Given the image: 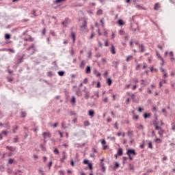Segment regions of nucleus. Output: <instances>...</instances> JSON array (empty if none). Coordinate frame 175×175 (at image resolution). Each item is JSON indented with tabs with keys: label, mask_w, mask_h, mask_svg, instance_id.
Here are the masks:
<instances>
[{
	"label": "nucleus",
	"mask_w": 175,
	"mask_h": 175,
	"mask_svg": "<svg viewBox=\"0 0 175 175\" xmlns=\"http://www.w3.org/2000/svg\"><path fill=\"white\" fill-rule=\"evenodd\" d=\"M42 136L44 138V142L46 143V142H49L50 137H51V134L50 132H44L42 133Z\"/></svg>",
	"instance_id": "obj_1"
},
{
	"label": "nucleus",
	"mask_w": 175,
	"mask_h": 175,
	"mask_svg": "<svg viewBox=\"0 0 175 175\" xmlns=\"http://www.w3.org/2000/svg\"><path fill=\"white\" fill-rule=\"evenodd\" d=\"M126 155L130 157V155H136V151L135 149H128L126 151Z\"/></svg>",
	"instance_id": "obj_2"
},
{
	"label": "nucleus",
	"mask_w": 175,
	"mask_h": 175,
	"mask_svg": "<svg viewBox=\"0 0 175 175\" xmlns=\"http://www.w3.org/2000/svg\"><path fill=\"white\" fill-rule=\"evenodd\" d=\"M32 51L30 52V54H35V44H32L29 47L27 48V51H29V50H31Z\"/></svg>",
	"instance_id": "obj_3"
},
{
	"label": "nucleus",
	"mask_w": 175,
	"mask_h": 175,
	"mask_svg": "<svg viewBox=\"0 0 175 175\" xmlns=\"http://www.w3.org/2000/svg\"><path fill=\"white\" fill-rule=\"evenodd\" d=\"M80 28H81V31H85V28H87V21H83V23L82 25H81Z\"/></svg>",
	"instance_id": "obj_4"
},
{
	"label": "nucleus",
	"mask_w": 175,
	"mask_h": 175,
	"mask_svg": "<svg viewBox=\"0 0 175 175\" xmlns=\"http://www.w3.org/2000/svg\"><path fill=\"white\" fill-rule=\"evenodd\" d=\"M85 64H87V62H85V60H82L79 64V68L81 69H84V68L85 67Z\"/></svg>",
	"instance_id": "obj_5"
},
{
	"label": "nucleus",
	"mask_w": 175,
	"mask_h": 175,
	"mask_svg": "<svg viewBox=\"0 0 175 175\" xmlns=\"http://www.w3.org/2000/svg\"><path fill=\"white\" fill-rule=\"evenodd\" d=\"M75 92L77 96H83V92H81V90H80V88L77 89L75 90Z\"/></svg>",
	"instance_id": "obj_6"
},
{
	"label": "nucleus",
	"mask_w": 175,
	"mask_h": 175,
	"mask_svg": "<svg viewBox=\"0 0 175 175\" xmlns=\"http://www.w3.org/2000/svg\"><path fill=\"white\" fill-rule=\"evenodd\" d=\"M127 136H129V139H132V136H133V131L129 130L127 132Z\"/></svg>",
	"instance_id": "obj_7"
},
{
	"label": "nucleus",
	"mask_w": 175,
	"mask_h": 175,
	"mask_svg": "<svg viewBox=\"0 0 175 175\" xmlns=\"http://www.w3.org/2000/svg\"><path fill=\"white\" fill-rule=\"evenodd\" d=\"M6 149L8 150L9 151H12V152L14 151H16V147H13V146H6Z\"/></svg>",
	"instance_id": "obj_8"
},
{
	"label": "nucleus",
	"mask_w": 175,
	"mask_h": 175,
	"mask_svg": "<svg viewBox=\"0 0 175 175\" xmlns=\"http://www.w3.org/2000/svg\"><path fill=\"white\" fill-rule=\"evenodd\" d=\"M88 116H90V117H94L95 116V111L94 109L89 110Z\"/></svg>",
	"instance_id": "obj_9"
},
{
	"label": "nucleus",
	"mask_w": 175,
	"mask_h": 175,
	"mask_svg": "<svg viewBox=\"0 0 175 175\" xmlns=\"http://www.w3.org/2000/svg\"><path fill=\"white\" fill-rule=\"evenodd\" d=\"M62 158L61 159V162H64L66 159V152H62Z\"/></svg>",
	"instance_id": "obj_10"
},
{
	"label": "nucleus",
	"mask_w": 175,
	"mask_h": 175,
	"mask_svg": "<svg viewBox=\"0 0 175 175\" xmlns=\"http://www.w3.org/2000/svg\"><path fill=\"white\" fill-rule=\"evenodd\" d=\"M85 73L87 75H90V73H91V66H87V67L85 68Z\"/></svg>",
	"instance_id": "obj_11"
},
{
	"label": "nucleus",
	"mask_w": 175,
	"mask_h": 175,
	"mask_svg": "<svg viewBox=\"0 0 175 175\" xmlns=\"http://www.w3.org/2000/svg\"><path fill=\"white\" fill-rule=\"evenodd\" d=\"M66 0H55L53 1L54 5H58V3H62V2H65Z\"/></svg>",
	"instance_id": "obj_12"
},
{
	"label": "nucleus",
	"mask_w": 175,
	"mask_h": 175,
	"mask_svg": "<svg viewBox=\"0 0 175 175\" xmlns=\"http://www.w3.org/2000/svg\"><path fill=\"white\" fill-rule=\"evenodd\" d=\"M139 53H144V44H139Z\"/></svg>",
	"instance_id": "obj_13"
},
{
	"label": "nucleus",
	"mask_w": 175,
	"mask_h": 175,
	"mask_svg": "<svg viewBox=\"0 0 175 175\" xmlns=\"http://www.w3.org/2000/svg\"><path fill=\"white\" fill-rule=\"evenodd\" d=\"M85 99H89L90 98V92L85 91V94L84 96Z\"/></svg>",
	"instance_id": "obj_14"
},
{
	"label": "nucleus",
	"mask_w": 175,
	"mask_h": 175,
	"mask_svg": "<svg viewBox=\"0 0 175 175\" xmlns=\"http://www.w3.org/2000/svg\"><path fill=\"white\" fill-rule=\"evenodd\" d=\"M71 38L73 40V43H75V41L76 40V36L75 35V33L71 32Z\"/></svg>",
	"instance_id": "obj_15"
},
{
	"label": "nucleus",
	"mask_w": 175,
	"mask_h": 175,
	"mask_svg": "<svg viewBox=\"0 0 175 175\" xmlns=\"http://www.w3.org/2000/svg\"><path fill=\"white\" fill-rule=\"evenodd\" d=\"M118 167H120V163H118V162H116V163H115V165H114V167H113V169L114 170H116V169H118Z\"/></svg>",
	"instance_id": "obj_16"
},
{
	"label": "nucleus",
	"mask_w": 175,
	"mask_h": 175,
	"mask_svg": "<svg viewBox=\"0 0 175 175\" xmlns=\"http://www.w3.org/2000/svg\"><path fill=\"white\" fill-rule=\"evenodd\" d=\"M157 57L161 59V61L163 62V58H162V56H161V54L159 52H157Z\"/></svg>",
	"instance_id": "obj_17"
},
{
	"label": "nucleus",
	"mask_w": 175,
	"mask_h": 175,
	"mask_svg": "<svg viewBox=\"0 0 175 175\" xmlns=\"http://www.w3.org/2000/svg\"><path fill=\"white\" fill-rule=\"evenodd\" d=\"M129 170H132V172H135V166H133V165L129 164Z\"/></svg>",
	"instance_id": "obj_18"
},
{
	"label": "nucleus",
	"mask_w": 175,
	"mask_h": 175,
	"mask_svg": "<svg viewBox=\"0 0 175 175\" xmlns=\"http://www.w3.org/2000/svg\"><path fill=\"white\" fill-rule=\"evenodd\" d=\"M21 117H22L23 118H25V116H27V112H25V111H22L21 112Z\"/></svg>",
	"instance_id": "obj_19"
},
{
	"label": "nucleus",
	"mask_w": 175,
	"mask_h": 175,
	"mask_svg": "<svg viewBox=\"0 0 175 175\" xmlns=\"http://www.w3.org/2000/svg\"><path fill=\"white\" fill-rule=\"evenodd\" d=\"M118 155H119L120 157L121 155H122V148H120L118 150Z\"/></svg>",
	"instance_id": "obj_20"
},
{
	"label": "nucleus",
	"mask_w": 175,
	"mask_h": 175,
	"mask_svg": "<svg viewBox=\"0 0 175 175\" xmlns=\"http://www.w3.org/2000/svg\"><path fill=\"white\" fill-rule=\"evenodd\" d=\"M154 10H158V9H159V3H156L154 4Z\"/></svg>",
	"instance_id": "obj_21"
},
{
	"label": "nucleus",
	"mask_w": 175,
	"mask_h": 175,
	"mask_svg": "<svg viewBox=\"0 0 175 175\" xmlns=\"http://www.w3.org/2000/svg\"><path fill=\"white\" fill-rule=\"evenodd\" d=\"M111 54H116V48L114 47V46H111Z\"/></svg>",
	"instance_id": "obj_22"
},
{
	"label": "nucleus",
	"mask_w": 175,
	"mask_h": 175,
	"mask_svg": "<svg viewBox=\"0 0 175 175\" xmlns=\"http://www.w3.org/2000/svg\"><path fill=\"white\" fill-rule=\"evenodd\" d=\"M70 102L71 103H76V97H75V96H72Z\"/></svg>",
	"instance_id": "obj_23"
},
{
	"label": "nucleus",
	"mask_w": 175,
	"mask_h": 175,
	"mask_svg": "<svg viewBox=\"0 0 175 175\" xmlns=\"http://www.w3.org/2000/svg\"><path fill=\"white\" fill-rule=\"evenodd\" d=\"M118 23L119 24V25H124V21H122V19H119L118 21Z\"/></svg>",
	"instance_id": "obj_24"
},
{
	"label": "nucleus",
	"mask_w": 175,
	"mask_h": 175,
	"mask_svg": "<svg viewBox=\"0 0 175 175\" xmlns=\"http://www.w3.org/2000/svg\"><path fill=\"white\" fill-rule=\"evenodd\" d=\"M111 83H112L111 79L108 78V79H107V83L108 84V85H111Z\"/></svg>",
	"instance_id": "obj_25"
},
{
	"label": "nucleus",
	"mask_w": 175,
	"mask_h": 175,
	"mask_svg": "<svg viewBox=\"0 0 175 175\" xmlns=\"http://www.w3.org/2000/svg\"><path fill=\"white\" fill-rule=\"evenodd\" d=\"M53 152L54 154H55V155H58V154H59V150H58L57 148H55L53 150Z\"/></svg>",
	"instance_id": "obj_26"
},
{
	"label": "nucleus",
	"mask_w": 175,
	"mask_h": 175,
	"mask_svg": "<svg viewBox=\"0 0 175 175\" xmlns=\"http://www.w3.org/2000/svg\"><path fill=\"white\" fill-rule=\"evenodd\" d=\"M23 59H24V55L21 58L18 59V64H21V62H23Z\"/></svg>",
	"instance_id": "obj_27"
},
{
	"label": "nucleus",
	"mask_w": 175,
	"mask_h": 175,
	"mask_svg": "<svg viewBox=\"0 0 175 175\" xmlns=\"http://www.w3.org/2000/svg\"><path fill=\"white\" fill-rule=\"evenodd\" d=\"M148 117H150V113H145L144 114V118L146 119V118H148Z\"/></svg>",
	"instance_id": "obj_28"
},
{
	"label": "nucleus",
	"mask_w": 175,
	"mask_h": 175,
	"mask_svg": "<svg viewBox=\"0 0 175 175\" xmlns=\"http://www.w3.org/2000/svg\"><path fill=\"white\" fill-rule=\"evenodd\" d=\"M13 162H14V159H10L8 160V164H9V165L13 164Z\"/></svg>",
	"instance_id": "obj_29"
},
{
	"label": "nucleus",
	"mask_w": 175,
	"mask_h": 175,
	"mask_svg": "<svg viewBox=\"0 0 175 175\" xmlns=\"http://www.w3.org/2000/svg\"><path fill=\"white\" fill-rule=\"evenodd\" d=\"M132 55H129V56H127L126 59V62H129V60L131 59V58H132Z\"/></svg>",
	"instance_id": "obj_30"
},
{
	"label": "nucleus",
	"mask_w": 175,
	"mask_h": 175,
	"mask_svg": "<svg viewBox=\"0 0 175 175\" xmlns=\"http://www.w3.org/2000/svg\"><path fill=\"white\" fill-rule=\"evenodd\" d=\"M57 73H58L59 76H64V75H65V72H64L62 70L59 71Z\"/></svg>",
	"instance_id": "obj_31"
},
{
	"label": "nucleus",
	"mask_w": 175,
	"mask_h": 175,
	"mask_svg": "<svg viewBox=\"0 0 175 175\" xmlns=\"http://www.w3.org/2000/svg\"><path fill=\"white\" fill-rule=\"evenodd\" d=\"M101 167L103 169V172H105L106 168L105 167V163H103V162H101Z\"/></svg>",
	"instance_id": "obj_32"
},
{
	"label": "nucleus",
	"mask_w": 175,
	"mask_h": 175,
	"mask_svg": "<svg viewBox=\"0 0 175 175\" xmlns=\"http://www.w3.org/2000/svg\"><path fill=\"white\" fill-rule=\"evenodd\" d=\"M100 24H102L103 27L105 25V18H102L100 21Z\"/></svg>",
	"instance_id": "obj_33"
},
{
	"label": "nucleus",
	"mask_w": 175,
	"mask_h": 175,
	"mask_svg": "<svg viewBox=\"0 0 175 175\" xmlns=\"http://www.w3.org/2000/svg\"><path fill=\"white\" fill-rule=\"evenodd\" d=\"M162 112L164 113V116L165 117H167V112L166 111V110L165 109H162Z\"/></svg>",
	"instance_id": "obj_34"
},
{
	"label": "nucleus",
	"mask_w": 175,
	"mask_h": 175,
	"mask_svg": "<svg viewBox=\"0 0 175 175\" xmlns=\"http://www.w3.org/2000/svg\"><path fill=\"white\" fill-rule=\"evenodd\" d=\"M7 80L8 81H9V83H12V81H13V78L10 77H7Z\"/></svg>",
	"instance_id": "obj_35"
},
{
	"label": "nucleus",
	"mask_w": 175,
	"mask_h": 175,
	"mask_svg": "<svg viewBox=\"0 0 175 175\" xmlns=\"http://www.w3.org/2000/svg\"><path fill=\"white\" fill-rule=\"evenodd\" d=\"M148 148L152 149V142H148Z\"/></svg>",
	"instance_id": "obj_36"
},
{
	"label": "nucleus",
	"mask_w": 175,
	"mask_h": 175,
	"mask_svg": "<svg viewBox=\"0 0 175 175\" xmlns=\"http://www.w3.org/2000/svg\"><path fill=\"white\" fill-rule=\"evenodd\" d=\"M171 126H172V131H174V132H175V124L174 123H172L171 124Z\"/></svg>",
	"instance_id": "obj_37"
},
{
	"label": "nucleus",
	"mask_w": 175,
	"mask_h": 175,
	"mask_svg": "<svg viewBox=\"0 0 175 175\" xmlns=\"http://www.w3.org/2000/svg\"><path fill=\"white\" fill-rule=\"evenodd\" d=\"M5 38L6 40L10 39V34L6 33V34L5 35Z\"/></svg>",
	"instance_id": "obj_38"
},
{
	"label": "nucleus",
	"mask_w": 175,
	"mask_h": 175,
	"mask_svg": "<svg viewBox=\"0 0 175 175\" xmlns=\"http://www.w3.org/2000/svg\"><path fill=\"white\" fill-rule=\"evenodd\" d=\"M103 102H105V103H107V102H109V98L107 97H105L103 99Z\"/></svg>",
	"instance_id": "obj_39"
},
{
	"label": "nucleus",
	"mask_w": 175,
	"mask_h": 175,
	"mask_svg": "<svg viewBox=\"0 0 175 175\" xmlns=\"http://www.w3.org/2000/svg\"><path fill=\"white\" fill-rule=\"evenodd\" d=\"M103 10H98L97 11V14H98V15L103 14Z\"/></svg>",
	"instance_id": "obj_40"
},
{
	"label": "nucleus",
	"mask_w": 175,
	"mask_h": 175,
	"mask_svg": "<svg viewBox=\"0 0 175 175\" xmlns=\"http://www.w3.org/2000/svg\"><path fill=\"white\" fill-rule=\"evenodd\" d=\"M18 129V126H15V128H14V129L12 130L13 133H15L16 131Z\"/></svg>",
	"instance_id": "obj_41"
},
{
	"label": "nucleus",
	"mask_w": 175,
	"mask_h": 175,
	"mask_svg": "<svg viewBox=\"0 0 175 175\" xmlns=\"http://www.w3.org/2000/svg\"><path fill=\"white\" fill-rule=\"evenodd\" d=\"M76 6H77V8H81V6H83V3H77L76 4Z\"/></svg>",
	"instance_id": "obj_42"
},
{
	"label": "nucleus",
	"mask_w": 175,
	"mask_h": 175,
	"mask_svg": "<svg viewBox=\"0 0 175 175\" xmlns=\"http://www.w3.org/2000/svg\"><path fill=\"white\" fill-rule=\"evenodd\" d=\"M159 134L160 136H162L163 135V130L162 129H160V131H159Z\"/></svg>",
	"instance_id": "obj_43"
},
{
	"label": "nucleus",
	"mask_w": 175,
	"mask_h": 175,
	"mask_svg": "<svg viewBox=\"0 0 175 175\" xmlns=\"http://www.w3.org/2000/svg\"><path fill=\"white\" fill-rule=\"evenodd\" d=\"M88 165L89 169H90V170H92V163H89Z\"/></svg>",
	"instance_id": "obj_44"
},
{
	"label": "nucleus",
	"mask_w": 175,
	"mask_h": 175,
	"mask_svg": "<svg viewBox=\"0 0 175 175\" xmlns=\"http://www.w3.org/2000/svg\"><path fill=\"white\" fill-rule=\"evenodd\" d=\"M84 125H85V126H90V122H88V121H85V122H84Z\"/></svg>",
	"instance_id": "obj_45"
},
{
	"label": "nucleus",
	"mask_w": 175,
	"mask_h": 175,
	"mask_svg": "<svg viewBox=\"0 0 175 175\" xmlns=\"http://www.w3.org/2000/svg\"><path fill=\"white\" fill-rule=\"evenodd\" d=\"M101 144L103 146H105V144H106V140H105V139H101Z\"/></svg>",
	"instance_id": "obj_46"
},
{
	"label": "nucleus",
	"mask_w": 175,
	"mask_h": 175,
	"mask_svg": "<svg viewBox=\"0 0 175 175\" xmlns=\"http://www.w3.org/2000/svg\"><path fill=\"white\" fill-rule=\"evenodd\" d=\"M137 129H138L143 130V129H144V126H143V125L141 124V125H139V126H137Z\"/></svg>",
	"instance_id": "obj_47"
},
{
	"label": "nucleus",
	"mask_w": 175,
	"mask_h": 175,
	"mask_svg": "<svg viewBox=\"0 0 175 175\" xmlns=\"http://www.w3.org/2000/svg\"><path fill=\"white\" fill-rule=\"evenodd\" d=\"M59 175H64V174H65V172L64 170H60V171H59Z\"/></svg>",
	"instance_id": "obj_48"
},
{
	"label": "nucleus",
	"mask_w": 175,
	"mask_h": 175,
	"mask_svg": "<svg viewBox=\"0 0 175 175\" xmlns=\"http://www.w3.org/2000/svg\"><path fill=\"white\" fill-rule=\"evenodd\" d=\"M88 83V79L85 78L83 79V83L87 84Z\"/></svg>",
	"instance_id": "obj_49"
},
{
	"label": "nucleus",
	"mask_w": 175,
	"mask_h": 175,
	"mask_svg": "<svg viewBox=\"0 0 175 175\" xmlns=\"http://www.w3.org/2000/svg\"><path fill=\"white\" fill-rule=\"evenodd\" d=\"M115 129H118V123L116 122L114 124Z\"/></svg>",
	"instance_id": "obj_50"
},
{
	"label": "nucleus",
	"mask_w": 175,
	"mask_h": 175,
	"mask_svg": "<svg viewBox=\"0 0 175 175\" xmlns=\"http://www.w3.org/2000/svg\"><path fill=\"white\" fill-rule=\"evenodd\" d=\"M102 62H103L104 65H105V64H107V61H106V59L105 58L102 59Z\"/></svg>",
	"instance_id": "obj_51"
},
{
	"label": "nucleus",
	"mask_w": 175,
	"mask_h": 175,
	"mask_svg": "<svg viewBox=\"0 0 175 175\" xmlns=\"http://www.w3.org/2000/svg\"><path fill=\"white\" fill-rule=\"evenodd\" d=\"M83 163H85V165H88L90 163L88 162V160L85 159V160L83 161Z\"/></svg>",
	"instance_id": "obj_52"
},
{
	"label": "nucleus",
	"mask_w": 175,
	"mask_h": 175,
	"mask_svg": "<svg viewBox=\"0 0 175 175\" xmlns=\"http://www.w3.org/2000/svg\"><path fill=\"white\" fill-rule=\"evenodd\" d=\"M8 51H10V53H16V51H14V49H8Z\"/></svg>",
	"instance_id": "obj_53"
},
{
	"label": "nucleus",
	"mask_w": 175,
	"mask_h": 175,
	"mask_svg": "<svg viewBox=\"0 0 175 175\" xmlns=\"http://www.w3.org/2000/svg\"><path fill=\"white\" fill-rule=\"evenodd\" d=\"M96 58H100V57H102V55L100 53H97L96 55Z\"/></svg>",
	"instance_id": "obj_54"
},
{
	"label": "nucleus",
	"mask_w": 175,
	"mask_h": 175,
	"mask_svg": "<svg viewBox=\"0 0 175 175\" xmlns=\"http://www.w3.org/2000/svg\"><path fill=\"white\" fill-rule=\"evenodd\" d=\"M18 142V137L14 138V143H17Z\"/></svg>",
	"instance_id": "obj_55"
},
{
	"label": "nucleus",
	"mask_w": 175,
	"mask_h": 175,
	"mask_svg": "<svg viewBox=\"0 0 175 175\" xmlns=\"http://www.w3.org/2000/svg\"><path fill=\"white\" fill-rule=\"evenodd\" d=\"M133 81H134V83H139V79H137V78H134Z\"/></svg>",
	"instance_id": "obj_56"
},
{
	"label": "nucleus",
	"mask_w": 175,
	"mask_h": 175,
	"mask_svg": "<svg viewBox=\"0 0 175 175\" xmlns=\"http://www.w3.org/2000/svg\"><path fill=\"white\" fill-rule=\"evenodd\" d=\"M3 135H5V136H8V131H2Z\"/></svg>",
	"instance_id": "obj_57"
},
{
	"label": "nucleus",
	"mask_w": 175,
	"mask_h": 175,
	"mask_svg": "<svg viewBox=\"0 0 175 175\" xmlns=\"http://www.w3.org/2000/svg\"><path fill=\"white\" fill-rule=\"evenodd\" d=\"M122 159H123V163H125V161H126V159H128V157H124L122 158Z\"/></svg>",
	"instance_id": "obj_58"
},
{
	"label": "nucleus",
	"mask_w": 175,
	"mask_h": 175,
	"mask_svg": "<svg viewBox=\"0 0 175 175\" xmlns=\"http://www.w3.org/2000/svg\"><path fill=\"white\" fill-rule=\"evenodd\" d=\"M96 88H100V82L98 81V82L97 83Z\"/></svg>",
	"instance_id": "obj_59"
},
{
	"label": "nucleus",
	"mask_w": 175,
	"mask_h": 175,
	"mask_svg": "<svg viewBox=\"0 0 175 175\" xmlns=\"http://www.w3.org/2000/svg\"><path fill=\"white\" fill-rule=\"evenodd\" d=\"M70 53L71 55H75V51H73V49H71Z\"/></svg>",
	"instance_id": "obj_60"
},
{
	"label": "nucleus",
	"mask_w": 175,
	"mask_h": 175,
	"mask_svg": "<svg viewBox=\"0 0 175 175\" xmlns=\"http://www.w3.org/2000/svg\"><path fill=\"white\" fill-rule=\"evenodd\" d=\"M162 161H167V156H164L162 159Z\"/></svg>",
	"instance_id": "obj_61"
},
{
	"label": "nucleus",
	"mask_w": 175,
	"mask_h": 175,
	"mask_svg": "<svg viewBox=\"0 0 175 175\" xmlns=\"http://www.w3.org/2000/svg\"><path fill=\"white\" fill-rule=\"evenodd\" d=\"M155 129H156L157 131H159L160 128L158 126V124H156V125H155Z\"/></svg>",
	"instance_id": "obj_62"
},
{
	"label": "nucleus",
	"mask_w": 175,
	"mask_h": 175,
	"mask_svg": "<svg viewBox=\"0 0 175 175\" xmlns=\"http://www.w3.org/2000/svg\"><path fill=\"white\" fill-rule=\"evenodd\" d=\"M92 54V53L91 52V51H89L88 53V57H89V58H91V55Z\"/></svg>",
	"instance_id": "obj_63"
},
{
	"label": "nucleus",
	"mask_w": 175,
	"mask_h": 175,
	"mask_svg": "<svg viewBox=\"0 0 175 175\" xmlns=\"http://www.w3.org/2000/svg\"><path fill=\"white\" fill-rule=\"evenodd\" d=\"M124 31H122V30H120V31H119V34H120V35H123L124 34Z\"/></svg>",
	"instance_id": "obj_64"
}]
</instances>
